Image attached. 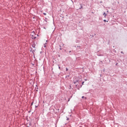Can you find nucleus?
<instances>
[{
  "mask_svg": "<svg viewBox=\"0 0 127 127\" xmlns=\"http://www.w3.org/2000/svg\"><path fill=\"white\" fill-rule=\"evenodd\" d=\"M35 38H36V37H32V39H35Z\"/></svg>",
  "mask_w": 127,
  "mask_h": 127,
  "instance_id": "f257e3e1",
  "label": "nucleus"
},
{
  "mask_svg": "<svg viewBox=\"0 0 127 127\" xmlns=\"http://www.w3.org/2000/svg\"><path fill=\"white\" fill-rule=\"evenodd\" d=\"M104 15H105V16H106L107 15V14H106V13H104Z\"/></svg>",
  "mask_w": 127,
  "mask_h": 127,
  "instance_id": "f03ea898",
  "label": "nucleus"
},
{
  "mask_svg": "<svg viewBox=\"0 0 127 127\" xmlns=\"http://www.w3.org/2000/svg\"><path fill=\"white\" fill-rule=\"evenodd\" d=\"M44 15H46V13H43Z\"/></svg>",
  "mask_w": 127,
  "mask_h": 127,
  "instance_id": "7ed1b4c3",
  "label": "nucleus"
},
{
  "mask_svg": "<svg viewBox=\"0 0 127 127\" xmlns=\"http://www.w3.org/2000/svg\"><path fill=\"white\" fill-rule=\"evenodd\" d=\"M68 68L66 67V71H68Z\"/></svg>",
  "mask_w": 127,
  "mask_h": 127,
  "instance_id": "20e7f679",
  "label": "nucleus"
},
{
  "mask_svg": "<svg viewBox=\"0 0 127 127\" xmlns=\"http://www.w3.org/2000/svg\"><path fill=\"white\" fill-rule=\"evenodd\" d=\"M84 98H85V97H84V96L82 97V99H84Z\"/></svg>",
  "mask_w": 127,
  "mask_h": 127,
  "instance_id": "39448f33",
  "label": "nucleus"
},
{
  "mask_svg": "<svg viewBox=\"0 0 127 127\" xmlns=\"http://www.w3.org/2000/svg\"><path fill=\"white\" fill-rule=\"evenodd\" d=\"M82 85H84V82H82Z\"/></svg>",
  "mask_w": 127,
  "mask_h": 127,
  "instance_id": "423d86ee",
  "label": "nucleus"
},
{
  "mask_svg": "<svg viewBox=\"0 0 127 127\" xmlns=\"http://www.w3.org/2000/svg\"><path fill=\"white\" fill-rule=\"evenodd\" d=\"M67 121H69V119L68 118L67 119Z\"/></svg>",
  "mask_w": 127,
  "mask_h": 127,
  "instance_id": "0eeeda50",
  "label": "nucleus"
},
{
  "mask_svg": "<svg viewBox=\"0 0 127 127\" xmlns=\"http://www.w3.org/2000/svg\"><path fill=\"white\" fill-rule=\"evenodd\" d=\"M32 36H33V35L32 34Z\"/></svg>",
  "mask_w": 127,
  "mask_h": 127,
  "instance_id": "6e6552de",
  "label": "nucleus"
},
{
  "mask_svg": "<svg viewBox=\"0 0 127 127\" xmlns=\"http://www.w3.org/2000/svg\"><path fill=\"white\" fill-rule=\"evenodd\" d=\"M36 108H37V106H36Z\"/></svg>",
  "mask_w": 127,
  "mask_h": 127,
  "instance_id": "1a4fd4ad",
  "label": "nucleus"
}]
</instances>
